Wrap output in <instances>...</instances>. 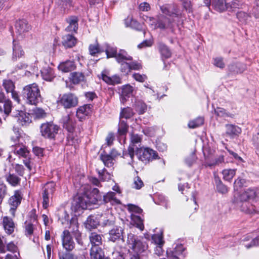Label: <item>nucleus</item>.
Segmentation results:
<instances>
[{
	"label": "nucleus",
	"mask_w": 259,
	"mask_h": 259,
	"mask_svg": "<svg viewBox=\"0 0 259 259\" xmlns=\"http://www.w3.org/2000/svg\"><path fill=\"white\" fill-rule=\"evenodd\" d=\"M59 127L53 122H47L41 124L40 132L42 137L50 139H54L58 132Z\"/></svg>",
	"instance_id": "423d86ee"
},
{
	"label": "nucleus",
	"mask_w": 259,
	"mask_h": 259,
	"mask_svg": "<svg viewBox=\"0 0 259 259\" xmlns=\"http://www.w3.org/2000/svg\"><path fill=\"white\" fill-rule=\"evenodd\" d=\"M3 86L7 93H9L15 90V83L10 79H4L3 82Z\"/></svg>",
	"instance_id": "49530a36"
},
{
	"label": "nucleus",
	"mask_w": 259,
	"mask_h": 259,
	"mask_svg": "<svg viewBox=\"0 0 259 259\" xmlns=\"http://www.w3.org/2000/svg\"><path fill=\"white\" fill-rule=\"evenodd\" d=\"M41 75L44 79L50 81L55 77L53 70L50 67L44 68L41 70Z\"/></svg>",
	"instance_id": "4c0bfd02"
},
{
	"label": "nucleus",
	"mask_w": 259,
	"mask_h": 259,
	"mask_svg": "<svg viewBox=\"0 0 259 259\" xmlns=\"http://www.w3.org/2000/svg\"><path fill=\"white\" fill-rule=\"evenodd\" d=\"M67 141L70 145H76L78 144L79 142V140L77 138L74 137L72 133H69L67 136Z\"/></svg>",
	"instance_id": "338daca9"
},
{
	"label": "nucleus",
	"mask_w": 259,
	"mask_h": 259,
	"mask_svg": "<svg viewBox=\"0 0 259 259\" xmlns=\"http://www.w3.org/2000/svg\"><path fill=\"white\" fill-rule=\"evenodd\" d=\"M257 196V192L254 189H248L242 192L240 195V199L242 201L240 206L241 210L246 213H251L255 211L254 206L250 204L248 201L254 199Z\"/></svg>",
	"instance_id": "f03ea898"
},
{
	"label": "nucleus",
	"mask_w": 259,
	"mask_h": 259,
	"mask_svg": "<svg viewBox=\"0 0 259 259\" xmlns=\"http://www.w3.org/2000/svg\"><path fill=\"white\" fill-rule=\"evenodd\" d=\"M106 49L105 52L107 55V58L115 57L117 56V48L112 46L109 44H106Z\"/></svg>",
	"instance_id": "37998d69"
},
{
	"label": "nucleus",
	"mask_w": 259,
	"mask_h": 259,
	"mask_svg": "<svg viewBox=\"0 0 259 259\" xmlns=\"http://www.w3.org/2000/svg\"><path fill=\"white\" fill-rule=\"evenodd\" d=\"M89 239L92 246H100L102 244V235L96 232L90 234Z\"/></svg>",
	"instance_id": "cd10ccee"
},
{
	"label": "nucleus",
	"mask_w": 259,
	"mask_h": 259,
	"mask_svg": "<svg viewBox=\"0 0 259 259\" xmlns=\"http://www.w3.org/2000/svg\"><path fill=\"white\" fill-rule=\"evenodd\" d=\"M87 194H83V195L78 197L77 200L76 202V207L77 208H81L82 209H86L89 207L91 206L90 202Z\"/></svg>",
	"instance_id": "a878e982"
},
{
	"label": "nucleus",
	"mask_w": 259,
	"mask_h": 259,
	"mask_svg": "<svg viewBox=\"0 0 259 259\" xmlns=\"http://www.w3.org/2000/svg\"><path fill=\"white\" fill-rule=\"evenodd\" d=\"M235 174V169H226L222 171L224 180L229 182L232 180Z\"/></svg>",
	"instance_id": "a18cd8bd"
},
{
	"label": "nucleus",
	"mask_w": 259,
	"mask_h": 259,
	"mask_svg": "<svg viewBox=\"0 0 259 259\" xmlns=\"http://www.w3.org/2000/svg\"><path fill=\"white\" fill-rule=\"evenodd\" d=\"M23 95L27 103L30 105H36L42 100L40 90L35 83L25 86L23 89Z\"/></svg>",
	"instance_id": "f257e3e1"
},
{
	"label": "nucleus",
	"mask_w": 259,
	"mask_h": 259,
	"mask_svg": "<svg viewBox=\"0 0 259 259\" xmlns=\"http://www.w3.org/2000/svg\"><path fill=\"white\" fill-rule=\"evenodd\" d=\"M241 132V128L236 125L232 124L226 125V134L230 136L233 137L237 136L240 134Z\"/></svg>",
	"instance_id": "e433bc0d"
},
{
	"label": "nucleus",
	"mask_w": 259,
	"mask_h": 259,
	"mask_svg": "<svg viewBox=\"0 0 259 259\" xmlns=\"http://www.w3.org/2000/svg\"><path fill=\"white\" fill-rule=\"evenodd\" d=\"M142 140V137L138 134H132L131 137V141L132 145H130L128 148L127 151L123 153V157L126 158L127 157L131 158V161L128 164L132 165L134 162V158L135 156V149L134 145L136 144L140 143Z\"/></svg>",
	"instance_id": "9d476101"
},
{
	"label": "nucleus",
	"mask_w": 259,
	"mask_h": 259,
	"mask_svg": "<svg viewBox=\"0 0 259 259\" xmlns=\"http://www.w3.org/2000/svg\"><path fill=\"white\" fill-rule=\"evenodd\" d=\"M236 17L241 23H245L250 16L245 12L239 11L237 13Z\"/></svg>",
	"instance_id": "bf43d9fd"
},
{
	"label": "nucleus",
	"mask_w": 259,
	"mask_h": 259,
	"mask_svg": "<svg viewBox=\"0 0 259 259\" xmlns=\"http://www.w3.org/2000/svg\"><path fill=\"white\" fill-rule=\"evenodd\" d=\"M24 54L25 52L22 49V47L20 45L19 42L15 39H14L13 41L12 60L13 62H16L18 59L24 56Z\"/></svg>",
	"instance_id": "4468645a"
},
{
	"label": "nucleus",
	"mask_w": 259,
	"mask_h": 259,
	"mask_svg": "<svg viewBox=\"0 0 259 259\" xmlns=\"http://www.w3.org/2000/svg\"><path fill=\"white\" fill-rule=\"evenodd\" d=\"M56 188V184L53 182L47 183L43 188L42 197V206L44 208L47 209L49 206L50 198L52 197Z\"/></svg>",
	"instance_id": "6e6552de"
},
{
	"label": "nucleus",
	"mask_w": 259,
	"mask_h": 259,
	"mask_svg": "<svg viewBox=\"0 0 259 259\" xmlns=\"http://www.w3.org/2000/svg\"><path fill=\"white\" fill-rule=\"evenodd\" d=\"M135 154L139 160L145 163L158 158L157 152L149 148H137Z\"/></svg>",
	"instance_id": "20e7f679"
},
{
	"label": "nucleus",
	"mask_w": 259,
	"mask_h": 259,
	"mask_svg": "<svg viewBox=\"0 0 259 259\" xmlns=\"http://www.w3.org/2000/svg\"><path fill=\"white\" fill-rule=\"evenodd\" d=\"M90 254L91 259H109L105 257L104 252L100 246H92Z\"/></svg>",
	"instance_id": "aec40b11"
},
{
	"label": "nucleus",
	"mask_w": 259,
	"mask_h": 259,
	"mask_svg": "<svg viewBox=\"0 0 259 259\" xmlns=\"http://www.w3.org/2000/svg\"><path fill=\"white\" fill-rule=\"evenodd\" d=\"M252 142L257 151L259 152V125L258 126V132L252 137Z\"/></svg>",
	"instance_id": "774afa93"
},
{
	"label": "nucleus",
	"mask_w": 259,
	"mask_h": 259,
	"mask_svg": "<svg viewBox=\"0 0 259 259\" xmlns=\"http://www.w3.org/2000/svg\"><path fill=\"white\" fill-rule=\"evenodd\" d=\"M128 126L126 122L124 120H120L118 128V134L119 136H122L125 135L127 132Z\"/></svg>",
	"instance_id": "de8ad7c7"
},
{
	"label": "nucleus",
	"mask_w": 259,
	"mask_h": 259,
	"mask_svg": "<svg viewBox=\"0 0 259 259\" xmlns=\"http://www.w3.org/2000/svg\"><path fill=\"white\" fill-rule=\"evenodd\" d=\"M204 123V119L202 117H199L194 120L189 121L188 123V126L191 128H195L202 125Z\"/></svg>",
	"instance_id": "3c124183"
},
{
	"label": "nucleus",
	"mask_w": 259,
	"mask_h": 259,
	"mask_svg": "<svg viewBox=\"0 0 259 259\" xmlns=\"http://www.w3.org/2000/svg\"><path fill=\"white\" fill-rule=\"evenodd\" d=\"M120 64V71L125 73V74H127L130 72H131V68L130 66V63H127L125 61H122L121 62H118Z\"/></svg>",
	"instance_id": "69168bd1"
},
{
	"label": "nucleus",
	"mask_w": 259,
	"mask_h": 259,
	"mask_svg": "<svg viewBox=\"0 0 259 259\" xmlns=\"http://www.w3.org/2000/svg\"><path fill=\"white\" fill-rule=\"evenodd\" d=\"M3 226L5 232L8 234H12L15 230V225L13 219L8 216L3 218Z\"/></svg>",
	"instance_id": "2eb2a0df"
},
{
	"label": "nucleus",
	"mask_w": 259,
	"mask_h": 259,
	"mask_svg": "<svg viewBox=\"0 0 259 259\" xmlns=\"http://www.w3.org/2000/svg\"><path fill=\"white\" fill-rule=\"evenodd\" d=\"M132 219L136 227L141 231H143L144 229V225L143 220L138 215L133 214Z\"/></svg>",
	"instance_id": "09e8293b"
},
{
	"label": "nucleus",
	"mask_w": 259,
	"mask_h": 259,
	"mask_svg": "<svg viewBox=\"0 0 259 259\" xmlns=\"http://www.w3.org/2000/svg\"><path fill=\"white\" fill-rule=\"evenodd\" d=\"M22 199V196L19 190L15 191L14 195L9 198L8 203L10 206L9 212L13 217H15V212L21 204Z\"/></svg>",
	"instance_id": "1a4fd4ad"
},
{
	"label": "nucleus",
	"mask_w": 259,
	"mask_h": 259,
	"mask_svg": "<svg viewBox=\"0 0 259 259\" xmlns=\"http://www.w3.org/2000/svg\"><path fill=\"white\" fill-rule=\"evenodd\" d=\"M213 65L220 68L223 69L225 66V64L224 62L223 58L221 57H215L213 59Z\"/></svg>",
	"instance_id": "0e129e2a"
},
{
	"label": "nucleus",
	"mask_w": 259,
	"mask_h": 259,
	"mask_svg": "<svg viewBox=\"0 0 259 259\" xmlns=\"http://www.w3.org/2000/svg\"><path fill=\"white\" fill-rule=\"evenodd\" d=\"M57 103L65 109H70L77 105L78 98L72 93L65 94L59 98Z\"/></svg>",
	"instance_id": "0eeeda50"
},
{
	"label": "nucleus",
	"mask_w": 259,
	"mask_h": 259,
	"mask_svg": "<svg viewBox=\"0 0 259 259\" xmlns=\"http://www.w3.org/2000/svg\"><path fill=\"white\" fill-rule=\"evenodd\" d=\"M58 69L63 72H69L76 68L75 62L72 60H67L60 63Z\"/></svg>",
	"instance_id": "5701e85b"
},
{
	"label": "nucleus",
	"mask_w": 259,
	"mask_h": 259,
	"mask_svg": "<svg viewBox=\"0 0 259 259\" xmlns=\"http://www.w3.org/2000/svg\"><path fill=\"white\" fill-rule=\"evenodd\" d=\"M226 10L229 11H235L237 9H242L245 5L242 0H233L229 3H226Z\"/></svg>",
	"instance_id": "2f4dec72"
},
{
	"label": "nucleus",
	"mask_w": 259,
	"mask_h": 259,
	"mask_svg": "<svg viewBox=\"0 0 259 259\" xmlns=\"http://www.w3.org/2000/svg\"><path fill=\"white\" fill-rule=\"evenodd\" d=\"M58 256L59 259H78L77 255L67 251L59 252Z\"/></svg>",
	"instance_id": "864d4df0"
},
{
	"label": "nucleus",
	"mask_w": 259,
	"mask_h": 259,
	"mask_svg": "<svg viewBox=\"0 0 259 259\" xmlns=\"http://www.w3.org/2000/svg\"><path fill=\"white\" fill-rule=\"evenodd\" d=\"M212 5L215 9L219 12H223L226 10L225 0H211Z\"/></svg>",
	"instance_id": "a19ab883"
},
{
	"label": "nucleus",
	"mask_w": 259,
	"mask_h": 259,
	"mask_svg": "<svg viewBox=\"0 0 259 259\" xmlns=\"http://www.w3.org/2000/svg\"><path fill=\"white\" fill-rule=\"evenodd\" d=\"M63 248L67 251H71L75 247V243L68 230H64L61 235Z\"/></svg>",
	"instance_id": "9b49d317"
},
{
	"label": "nucleus",
	"mask_w": 259,
	"mask_h": 259,
	"mask_svg": "<svg viewBox=\"0 0 259 259\" xmlns=\"http://www.w3.org/2000/svg\"><path fill=\"white\" fill-rule=\"evenodd\" d=\"M69 78L72 83L76 84L83 81L85 80V76L82 72H74L70 74Z\"/></svg>",
	"instance_id": "f704fd0d"
},
{
	"label": "nucleus",
	"mask_w": 259,
	"mask_h": 259,
	"mask_svg": "<svg viewBox=\"0 0 259 259\" xmlns=\"http://www.w3.org/2000/svg\"><path fill=\"white\" fill-rule=\"evenodd\" d=\"M100 158L106 166L111 167L113 165V161L114 159L112 157V156L108 155V154L105 153L101 154Z\"/></svg>",
	"instance_id": "79ce46f5"
},
{
	"label": "nucleus",
	"mask_w": 259,
	"mask_h": 259,
	"mask_svg": "<svg viewBox=\"0 0 259 259\" xmlns=\"http://www.w3.org/2000/svg\"><path fill=\"white\" fill-rule=\"evenodd\" d=\"M79 19L75 16H71L66 19V21L68 24V26L66 28L65 30L67 32H76L78 27Z\"/></svg>",
	"instance_id": "dca6fc26"
},
{
	"label": "nucleus",
	"mask_w": 259,
	"mask_h": 259,
	"mask_svg": "<svg viewBox=\"0 0 259 259\" xmlns=\"http://www.w3.org/2000/svg\"><path fill=\"white\" fill-rule=\"evenodd\" d=\"M85 228L90 230L96 228L99 225V222L96 217L90 215L84 223Z\"/></svg>",
	"instance_id": "72a5a7b5"
},
{
	"label": "nucleus",
	"mask_w": 259,
	"mask_h": 259,
	"mask_svg": "<svg viewBox=\"0 0 259 259\" xmlns=\"http://www.w3.org/2000/svg\"><path fill=\"white\" fill-rule=\"evenodd\" d=\"M98 174L100 179L103 181H108L111 179V175L105 168L98 170Z\"/></svg>",
	"instance_id": "052dcab7"
},
{
	"label": "nucleus",
	"mask_w": 259,
	"mask_h": 259,
	"mask_svg": "<svg viewBox=\"0 0 259 259\" xmlns=\"http://www.w3.org/2000/svg\"><path fill=\"white\" fill-rule=\"evenodd\" d=\"M152 240L156 245H163L164 244L163 237L160 234H155L153 235Z\"/></svg>",
	"instance_id": "680f3d73"
},
{
	"label": "nucleus",
	"mask_w": 259,
	"mask_h": 259,
	"mask_svg": "<svg viewBox=\"0 0 259 259\" xmlns=\"http://www.w3.org/2000/svg\"><path fill=\"white\" fill-rule=\"evenodd\" d=\"M35 118L37 119L43 118L46 116V113L44 110L40 108H34L32 113Z\"/></svg>",
	"instance_id": "4d7b16f0"
},
{
	"label": "nucleus",
	"mask_w": 259,
	"mask_h": 259,
	"mask_svg": "<svg viewBox=\"0 0 259 259\" xmlns=\"http://www.w3.org/2000/svg\"><path fill=\"white\" fill-rule=\"evenodd\" d=\"M14 153L24 158L29 157V151L24 146H16L14 150Z\"/></svg>",
	"instance_id": "c03bdc74"
},
{
	"label": "nucleus",
	"mask_w": 259,
	"mask_h": 259,
	"mask_svg": "<svg viewBox=\"0 0 259 259\" xmlns=\"http://www.w3.org/2000/svg\"><path fill=\"white\" fill-rule=\"evenodd\" d=\"M147 18L149 19V24L153 26L154 29H165L173 28V22L169 18L165 16H160L157 20L152 17H148Z\"/></svg>",
	"instance_id": "39448f33"
},
{
	"label": "nucleus",
	"mask_w": 259,
	"mask_h": 259,
	"mask_svg": "<svg viewBox=\"0 0 259 259\" xmlns=\"http://www.w3.org/2000/svg\"><path fill=\"white\" fill-rule=\"evenodd\" d=\"M127 242L131 245V248L137 253L144 252L148 249V244L146 241H144L142 237L131 233L127 235Z\"/></svg>",
	"instance_id": "7ed1b4c3"
},
{
	"label": "nucleus",
	"mask_w": 259,
	"mask_h": 259,
	"mask_svg": "<svg viewBox=\"0 0 259 259\" xmlns=\"http://www.w3.org/2000/svg\"><path fill=\"white\" fill-rule=\"evenodd\" d=\"M89 202L92 204H98L102 201V196L97 188H94L89 194H87Z\"/></svg>",
	"instance_id": "6ab92c4d"
},
{
	"label": "nucleus",
	"mask_w": 259,
	"mask_h": 259,
	"mask_svg": "<svg viewBox=\"0 0 259 259\" xmlns=\"http://www.w3.org/2000/svg\"><path fill=\"white\" fill-rule=\"evenodd\" d=\"M157 48L160 53L162 60L169 58L171 56V52L170 49L164 43L159 42L157 44Z\"/></svg>",
	"instance_id": "b1692460"
},
{
	"label": "nucleus",
	"mask_w": 259,
	"mask_h": 259,
	"mask_svg": "<svg viewBox=\"0 0 259 259\" xmlns=\"http://www.w3.org/2000/svg\"><path fill=\"white\" fill-rule=\"evenodd\" d=\"M115 58L117 62H121L125 61H131L133 59L132 57L130 56L127 52L123 50H120L119 51Z\"/></svg>",
	"instance_id": "ea45409f"
},
{
	"label": "nucleus",
	"mask_w": 259,
	"mask_h": 259,
	"mask_svg": "<svg viewBox=\"0 0 259 259\" xmlns=\"http://www.w3.org/2000/svg\"><path fill=\"white\" fill-rule=\"evenodd\" d=\"M136 110L140 114H143L147 109L146 105L142 101H137L135 104Z\"/></svg>",
	"instance_id": "13d9d810"
},
{
	"label": "nucleus",
	"mask_w": 259,
	"mask_h": 259,
	"mask_svg": "<svg viewBox=\"0 0 259 259\" xmlns=\"http://www.w3.org/2000/svg\"><path fill=\"white\" fill-rule=\"evenodd\" d=\"M77 42L76 38L72 35L67 34L62 37V45L66 48L74 47Z\"/></svg>",
	"instance_id": "bb28decb"
},
{
	"label": "nucleus",
	"mask_w": 259,
	"mask_h": 259,
	"mask_svg": "<svg viewBox=\"0 0 259 259\" xmlns=\"http://www.w3.org/2000/svg\"><path fill=\"white\" fill-rule=\"evenodd\" d=\"M25 234L27 237L31 236L34 231V227L32 222L26 221L24 224Z\"/></svg>",
	"instance_id": "8fccbe9b"
},
{
	"label": "nucleus",
	"mask_w": 259,
	"mask_h": 259,
	"mask_svg": "<svg viewBox=\"0 0 259 259\" xmlns=\"http://www.w3.org/2000/svg\"><path fill=\"white\" fill-rule=\"evenodd\" d=\"M16 32L19 35L28 31L30 29V26L28 25L26 20L22 19L17 21L15 25Z\"/></svg>",
	"instance_id": "4be33fe9"
},
{
	"label": "nucleus",
	"mask_w": 259,
	"mask_h": 259,
	"mask_svg": "<svg viewBox=\"0 0 259 259\" xmlns=\"http://www.w3.org/2000/svg\"><path fill=\"white\" fill-rule=\"evenodd\" d=\"M184 251L183 247L182 245L176 247L173 251L170 252L166 251L167 257L169 259H180L178 255L182 254Z\"/></svg>",
	"instance_id": "c9c22d12"
},
{
	"label": "nucleus",
	"mask_w": 259,
	"mask_h": 259,
	"mask_svg": "<svg viewBox=\"0 0 259 259\" xmlns=\"http://www.w3.org/2000/svg\"><path fill=\"white\" fill-rule=\"evenodd\" d=\"M6 180L9 184L13 187L19 185L21 181V178L13 174H9L6 176Z\"/></svg>",
	"instance_id": "58836bf2"
},
{
	"label": "nucleus",
	"mask_w": 259,
	"mask_h": 259,
	"mask_svg": "<svg viewBox=\"0 0 259 259\" xmlns=\"http://www.w3.org/2000/svg\"><path fill=\"white\" fill-rule=\"evenodd\" d=\"M106 71L102 72L101 76L102 79L107 83L111 85L121 83V78L117 75H113L111 77L108 76L106 74Z\"/></svg>",
	"instance_id": "393cba45"
},
{
	"label": "nucleus",
	"mask_w": 259,
	"mask_h": 259,
	"mask_svg": "<svg viewBox=\"0 0 259 259\" xmlns=\"http://www.w3.org/2000/svg\"><path fill=\"white\" fill-rule=\"evenodd\" d=\"M90 54L95 56L96 54L102 52L99 47V44L96 41L95 44H91L89 47Z\"/></svg>",
	"instance_id": "6e6d98bb"
},
{
	"label": "nucleus",
	"mask_w": 259,
	"mask_h": 259,
	"mask_svg": "<svg viewBox=\"0 0 259 259\" xmlns=\"http://www.w3.org/2000/svg\"><path fill=\"white\" fill-rule=\"evenodd\" d=\"M3 107L4 113L7 115H8L11 112L12 107V102L9 99L5 100L3 105Z\"/></svg>",
	"instance_id": "e2e57ef3"
},
{
	"label": "nucleus",
	"mask_w": 259,
	"mask_h": 259,
	"mask_svg": "<svg viewBox=\"0 0 259 259\" xmlns=\"http://www.w3.org/2000/svg\"><path fill=\"white\" fill-rule=\"evenodd\" d=\"M133 91V87L129 84L124 85L121 90L120 95V101L124 103L127 98H129L132 95Z\"/></svg>",
	"instance_id": "473e14b6"
},
{
	"label": "nucleus",
	"mask_w": 259,
	"mask_h": 259,
	"mask_svg": "<svg viewBox=\"0 0 259 259\" xmlns=\"http://www.w3.org/2000/svg\"><path fill=\"white\" fill-rule=\"evenodd\" d=\"M69 229L74 235L77 242L83 245V241L81 239V233L78 230V224L76 219H72L70 221Z\"/></svg>",
	"instance_id": "ddd939ff"
},
{
	"label": "nucleus",
	"mask_w": 259,
	"mask_h": 259,
	"mask_svg": "<svg viewBox=\"0 0 259 259\" xmlns=\"http://www.w3.org/2000/svg\"><path fill=\"white\" fill-rule=\"evenodd\" d=\"M93 106L91 104H85L79 107L76 111V116L80 121L84 119L92 112Z\"/></svg>",
	"instance_id": "f3484780"
},
{
	"label": "nucleus",
	"mask_w": 259,
	"mask_h": 259,
	"mask_svg": "<svg viewBox=\"0 0 259 259\" xmlns=\"http://www.w3.org/2000/svg\"><path fill=\"white\" fill-rule=\"evenodd\" d=\"M215 182L217 189L219 192L222 194H226L228 192V189L227 187L222 183L219 178H215Z\"/></svg>",
	"instance_id": "603ef678"
},
{
	"label": "nucleus",
	"mask_w": 259,
	"mask_h": 259,
	"mask_svg": "<svg viewBox=\"0 0 259 259\" xmlns=\"http://www.w3.org/2000/svg\"><path fill=\"white\" fill-rule=\"evenodd\" d=\"M241 243L246 248L259 245V236L252 238L250 235H247L241 240Z\"/></svg>",
	"instance_id": "412c9836"
},
{
	"label": "nucleus",
	"mask_w": 259,
	"mask_h": 259,
	"mask_svg": "<svg viewBox=\"0 0 259 259\" xmlns=\"http://www.w3.org/2000/svg\"><path fill=\"white\" fill-rule=\"evenodd\" d=\"M63 127L69 133H72L75 127V121L69 115L64 116L62 119Z\"/></svg>",
	"instance_id": "a211bd4d"
},
{
	"label": "nucleus",
	"mask_w": 259,
	"mask_h": 259,
	"mask_svg": "<svg viewBox=\"0 0 259 259\" xmlns=\"http://www.w3.org/2000/svg\"><path fill=\"white\" fill-rule=\"evenodd\" d=\"M134 115L133 109L130 107L124 108L121 110L120 112V118H124L129 119Z\"/></svg>",
	"instance_id": "5fc2aeb1"
},
{
	"label": "nucleus",
	"mask_w": 259,
	"mask_h": 259,
	"mask_svg": "<svg viewBox=\"0 0 259 259\" xmlns=\"http://www.w3.org/2000/svg\"><path fill=\"white\" fill-rule=\"evenodd\" d=\"M103 201L104 203H110L111 205L120 204L119 199L116 197V193L113 192H109L103 196Z\"/></svg>",
	"instance_id": "7c9ffc66"
},
{
	"label": "nucleus",
	"mask_w": 259,
	"mask_h": 259,
	"mask_svg": "<svg viewBox=\"0 0 259 259\" xmlns=\"http://www.w3.org/2000/svg\"><path fill=\"white\" fill-rule=\"evenodd\" d=\"M246 69V66L241 63H232L229 65L228 69L233 74L241 73Z\"/></svg>",
	"instance_id": "c756f323"
},
{
	"label": "nucleus",
	"mask_w": 259,
	"mask_h": 259,
	"mask_svg": "<svg viewBox=\"0 0 259 259\" xmlns=\"http://www.w3.org/2000/svg\"><path fill=\"white\" fill-rule=\"evenodd\" d=\"M17 121L22 126L28 125L31 122L30 114L22 111H20L19 112Z\"/></svg>",
	"instance_id": "c85d7f7f"
},
{
	"label": "nucleus",
	"mask_w": 259,
	"mask_h": 259,
	"mask_svg": "<svg viewBox=\"0 0 259 259\" xmlns=\"http://www.w3.org/2000/svg\"><path fill=\"white\" fill-rule=\"evenodd\" d=\"M124 229L118 226H115L109 232L108 240L115 242L120 240H123Z\"/></svg>",
	"instance_id": "f8f14e48"
}]
</instances>
